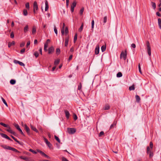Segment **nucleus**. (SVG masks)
Returning <instances> with one entry per match:
<instances>
[{
    "label": "nucleus",
    "mask_w": 161,
    "mask_h": 161,
    "mask_svg": "<svg viewBox=\"0 0 161 161\" xmlns=\"http://www.w3.org/2000/svg\"><path fill=\"white\" fill-rule=\"evenodd\" d=\"M38 9V6L37 2L35 1L33 3V12L34 14L36 13V10H37Z\"/></svg>",
    "instance_id": "f257e3e1"
},
{
    "label": "nucleus",
    "mask_w": 161,
    "mask_h": 161,
    "mask_svg": "<svg viewBox=\"0 0 161 161\" xmlns=\"http://www.w3.org/2000/svg\"><path fill=\"white\" fill-rule=\"evenodd\" d=\"M76 129L74 128H69L68 129V133L70 134H73L75 132Z\"/></svg>",
    "instance_id": "f03ea898"
},
{
    "label": "nucleus",
    "mask_w": 161,
    "mask_h": 161,
    "mask_svg": "<svg viewBox=\"0 0 161 161\" xmlns=\"http://www.w3.org/2000/svg\"><path fill=\"white\" fill-rule=\"evenodd\" d=\"M127 57V53L126 51H125V52L124 53L123 52H122L121 53L120 57V58H123L124 60H125L126 58Z\"/></svg>",
    "instance_id": "7ed1b4c3"
},
{
    "label": "nucleus",
    "mask_w": 161,
    "mask_h": 161,
    "mask_svg": "<svg viewBox=\"0 0 161 161\" xmlns=\"http://www.w3.org/2000/svg\"><path fill=\"white\" fill-rule=\"evenodd\" d=\"M76 3L75 1H74L73 3L71 5V10L72 12H73L74 11V8L76 6Z\"/></svg>",
    "instance_id": "20e7f679"
},
{
    "label": "nucleus",
    "mask_w": 161,
    "mask_h": 161,
    "mask_svg": "<svg viewBox=\"0 0 161 161\" xmlns=\"http://www.w3.org/2000/svg\"><path fill=\"white\" fill-rule=\"evenodd\" d=\"M54 48L53 46L49 47L48 49V53L49 54H52L54 51Z\"/></svg>",
    "instance_id": "39448f33"
},
{
    "label": "nucleus",
    "mask_w": 161,
    "mask_h": 161,
    "mask_svg": "<svg viewBox=\"0 0 161 161\" xmlns=\"http://www.w3.org/2000/svg\"><path fill=\"white\" fill-rule=\"evenodd\" d=\"M0 135L3 138H5L7 139H8V140L11 141H13L12 139H11L8 136H7L6 135L3 133H1L0 134Z\"/></svg>",
    "instance_id": "423d86ee"
},
{
    "label": "nucleus",
    "mask_w": 161,
    "mask_h": 161,
    "mask_svg": "<svg viewBox=\"0 0 161 161\" xmlns=\"http://www.w3.org/2000/svg\"><path fill=\"white\" fill-rule=\"evenodd\" d=\"M24 127L25 130H26V132L28 134H30V129L27 126L26 124H25L24 125Z\"/></svg>",
    "instance_id": "0eeeda50"
},
{
    "label": "nucleus",
    "mask_w": 161,
    "mask_h": 161,
    "mask_svg": "<svg viewBox=\"0 0 161 161\" xmlns=\"http://www.w3.org/2000/svg\"><path fill=\"white\" fill-rule=\"evenodd\" d=\"M99 47L98 45L96 46L95 49V54H98L99 53Z\"/></svg>",
    "instance_id": "6e6552de"
},
{
    "label": "nucleus",
    "mask_w": 161,
    "mask_h": 161,
    "mask_svg": "<svg viewBox=\"0 0 161 161\" xmlns=\"http://www.w3.org/2000/svg\"><path fill=\"white\" fill-rule=\"evenodd\" d=\"M45 11H46L48 10V9L49 8L48 3L47 1V0H45Z\"/></svg>",
    "instance_id": "1a4fd4ad"
},
{
    "label": "nucleus",
    "mask_w": 161,
    "mask_h": 161,
    "mask_svg": "<svg viewBox=\"0 0 161 161\" xmlns=\"http://www.w3.org/2000/svg\"><path fill=\"white\" fill-rule=\"evenodd\" d=\"M64 112H65V114L66 117V118H67V119H69V115H70L69 113V111H68V110H64Z\"/></svg>",
    "instance_id": "9d476101"
},
{
    "label": "nucleus",
    "mask_w": 161,
    "mask_h": 161,
    "mask_svg": "<svg viewBox=\"0 0 161 161\" xmlns=\"http://www.w3.org/2000/svg\"><path fill=\"white\" fill-rule=\"evenodd\" d=\"M8 128V129H6V130L7 131L15 135L16 133L15 132H14V131H13L12 130H11V129H10L11 128H10H10Z\"/></svg>",
    "instance_id": "9b49d317"
},
{
    "label": "nucleus",
    "mask_w": 161,
    "mask_h": 161,
    "mask_svg": "<svg viewBox=\"0 0 161 161\" xmlns=\"http://www.w3.org/2000/svg\"><path fill=\"white\" fill-rule=\"evenodd\" d=\"M69 42V37H67L65 38V46L67 47L68 45Z\"/></svg>",
    "instance_id": "f8f14e48"
},
{
    "label": "nucleus",
    "mask_w": 161,
    "mask_h": 161,
    "mask_svg": "<svg viewBox=\"0 0 161 161\" xmlns=\"http://www.w3.org/2000/svg\"><path fill=\"white\" fill-rule=\"evenodd\" d=\"M31 129L33 130L34 131H35L36 132H38V131L33 126L31 125Z\"/></svg>",
    "instance_id": "ddd939ff"
},
{
    "label": "nucleus",
    "mask_w": 161,
    "mask_h": 161,
    "mask_svg": "<svg viewBox=\"0 0 161 161\" xmlns=\"http://www.w3.org/2000/svg\"><path fill=\"white\" fill-rule=\"evenodd\" d=\"M158 23L159 28L161 29V19L158 18Z\"/></svg>",
    "instance_id": "4468645a"
},
{
    "label": "nucleus",
    "mask_w": 161,
    "mask_h": 161,
    "mask_svg": "<svg viewBox=\"0 0 161 161\" xmlns=\"http://www.w3.org/2000/svg\"><path fill=\"white\" fill-rule=\"evenodd\" d=\"M135 97L136 99V102L138 103H139L141 100L140 97L138 95H136L135 96Z\"/></svg>",
    "instance_id": "2eb2a0df"
},
{
    "label": "nucleus",
    "mask_w": 161,
    "mask_h": 161,
    "mask_svg": "<svg viewBox=\"0 0 161 161\" xmlns=\"http://www.w3.org/2000/svg\"><path fill=\"white\" fill-rule=\"evenodd\" d=\"M48 46V44H47V43H45L44 44V51L45 52H46L47 51V48Z\"/></svg>",
    "instance_id": "dca6fc26"
},
{
    "label": "nucleus",
    "mask_w": 161,
    "mask_h": 161,
    "mask_svg": "<svg viewBox=\"0 0 161 161\" xmlns=\"http://www.w3.org/2000/svg\"><path fill=\"white\" fill-rule=\"evenodd\" d=\"M147 53L148 55L150 56L151 55V48L150 47L147 48Z\"/></svg>",
    "instance_id": "f3484780"
},
{
    "label": "nucleus",
    "mask_w": 161,
    "mask_h": 161,
    "mask_svg": "<svg viewBox=\"0 0 161 161\" xmlns=\"http://www.w3.org/2000/svg\"><path fill=\"white\" fill-rule=\"evenodd\" d=\"M36 31V28L35 26H33L32 27V33L33 34H34Z\"/></svg>",
    "instance_id": "a211bd4d"
},
{
    "label": "nucleus",
    "mask_w": 161,
    "mask_h": 161,
    "mask_svg": "<svg viewBox=\"0 0 161 161\" xmlns=\"http://www.w3.org/2000/svg\"><path fill=\"white\" fill-rule=\"evenodd\" d=\"M116 122H114L113 124L110 125V129H111L114 128V126L116 125Z\"/></svg>",
    "instance_id": "6ab92c4d"
},
{
    "label": "nucleus",
    "mask_w": 161,
    "mask_h": 161,
    "mask_svg": "<svg viewBox=\"0 0 161 161\" xmlns=\"http://www.w3.org/2000/svg\"><path fill=\"white\" fill-rule=\"evenodd\" d=\"M11 136L16 142L19 144H21V142L18 140H17L16 138H15L14 136L11 135Z\"/></svg>",
    "instance_id": "aec40b11"
},
{
    "label": "nucleus",
    "mask_w": 161,
    "mask_h": 161,
    "mask_svg": "<svg viewBox=\"0 0 161 161\" xmlns=\"http://www.w3.org/2000/svg\"><path fill=\"white\" fill-rule=\"evenodd\" d=\"M0 125H2L4 127H6L7 128H10V127L8 125L3 123L2 122L0 123Z\"/></svg>",
    "instance_id": "412c9836"
},
{
    "label": "nucleus",
    "mask_w": 161,
    "mask_h": 161,
    "mask_svg": "<svg viewBox=\"0 0 161 161\" xmlns=\"http://www.w3.org/2000/svg\"><path fill=\"white\" fill-rule=\"evenodd\" d=\"M15 42L13 41L11 42H9L8 43V47H10L11 46L14 45L15 44Z\"/></svg>",
    "instance_id": "4be33fe9"
},
{
    "label": "nucleus",
    "mask_w": 161,
    "mask_h": 161,
    "mask_svg": "<svg viewBox=\"0 0 161 161\" xmlns=\"http://www.w3.org/2000/svg\"><path fill=\"white\" fill-rule=\"evenodd\" d=\"M28 26L27 25L25 26L24 28V32L25 33L27 32L28 31Z\"/></svg>",
    "instance_id": "5701e85b"
},
{
    "label": "nucleus",
    "mask_w": 161,
    "mask_h": 161,
    "mask_svg": "<svg viewBox=\"0 0 161 161\" xmlns=\"http://www.w3.org/2000/svg\"><path fill=\"white\" fill-rule=\"evenodd\" d=\"M110 107L109 105L108 104H106L104 108V109L105 110H107L110 108Z\"/></svg>",
    "instance_id": "b1692460"
},
{
    "label": "nucleus",
    "mask_w": 161,
    "mask_h": 161,
    "mask_svg": "<svg viewBox=\"0 0 161 161\" xmlns=\"http://www.w3.org/2000/svg\"><path fill=\"white\" fill-rule=\"evenodd\" d=\"M23 14L24 16H27L28 14L27 10L26 9H24L23 11Z\"/></svg>",
    "instance_id": "393cba45"
},
{
    "label": "nucleus",
    "mask_w": 161,
    "mask_h": 161,
    "mask_svg": "<svg viewBox=\"0 0 161 161\" xmlns=\"http://www.w3.org/2000/svg\"><path fill=\"white\" fill-rule=\"evenodd\" d=\"M60 60L59 59H57L55 60L54 62V65H57L59 63Z\"/></svg>",
    "instance_id": "a878e982"
},
{
    "label": "nucleus",
    "mask_w": 161,
    "mask_h": 161,
    "mask_svg": "<svg viewBox=\"0 0 161 161\" xmlns=\"http://www.w3.org/2000/svg\"><path fill=\"white\" fill-rule=\"evenodd\" d=\"M151 3L152 4V7L153 8V9H155L156 8V5L155 3L153 2H151Z\"/></svg>",
    "instance_id": "bb28decb"
},
{
    "label": "nucleus",
    "mask_w": 161,
    "mask_h": 161,
    "mask_svg": "<svg viewBox=\"0 0 161 161\" xmlns=\"http://www.w3.org/2000/svg\"><path fill=\"white\" fill-rule=\"evenodd\" d=\"M129 89L130 91L134 90H135V87L134 85L130 86L129 87Z\"/></svg>",
    "instance_id": "cd10ccee"
},
{
    "label": "nucleus",
    "mask_w": 161,
    "mask_h": 161,
    "mask_svg": "<svg viewBox=\"0 0 161 161\" xmlns=\"http://www.w3.org/2000/svg\"><path fill=\"white\" fill-rule=\"evenodd\" d=\"M10 82L11 84H14L16 83V80H14L12 79L10 80Z\"/></svg>",
    "instance_id": "c85d7f7f"
},
{
    "label": "nucleus",
    "mask_w": 161,
    "mask_h": 161,
    "mask_svg": "<svg viewBox=\"0 0 161 161\" xmlns=\"http://www.w3.org/2000/svg\"><path fill=\"white\" fill-rule=\"evenodd\" d=\"M77 33L75 34L74 37V43H75L77 39Z\"/></svg>",
    "instance_id": "c756f323"
},
{
    "label": "nucleus",
    "mask_w": 161,
    "mask_h": 161,
    "mask_svg": "<svg viewBox=\"0 0 161 161\" xmlns=\"http://www.w3.org/2000/svg\"><path fill=\"white\" fill-rule=\"evenodd\" d=\"M42 156H43L45 157L46 158H47L48 159H50V157H49V156H48V155H47L45 154L44 153H43V154H42Z\"/></svg>",
    "instance_id": "7c9ffc66"
},
{
    "label": "nucleus",
    "mask_w": 161,
    "mask_h": 161,
    "mask_svg": "<svg viewBox=\"0 0 161 161\" xmlns=\"http://www.w3.org/2000/svg\"><path fill=\"white\" fill-rule=\"evenodd\" d=\"M1 99L3 102V103L7 106H8V104L7 103H6L5 100L2 97H1Z\"/></svg>",
    "instance_id": "2f4dec72"
},
{
    "label": "nucleus",
    "mask_w": 161,
    "mask_h": 161,
    "mask_svg": "<svg viewBox=\"0 0 161 161\" xmlns=\"http://www.w3.org/2000/svg\"><path fill=\"white\" fill-rule=\"evenodd\" d=\"M122 76V73L120 72H118L117 74V77H121Z\"/></svg>",
    "instance_id": "473e14b6"
},
{
    "label": "nucleus",
    "mask_w": 161,
    "mask_h": 161,
    "mask_svg": "<svg viewBox=\"0 0 161 161\" xmlns=\"http://www.w3.org/2000/svg\"><path fill=\"white\" fill-rule=\"evenodd\" d=\"M106 47L104 46H103L101 47V49L102 52H104L106 50Z\"/></svg>",
    "instance_id": "72a5a7b5"
},
{
    "label": "nucleus",
    "mask_w": 161,
    "mask_h": 161,
    "mask_svg": "<svg viewBox=\"0 0 161 161\" xmlns=\"http://www.w3.org/2000/svg\"><path fill=\"white\" fill-rule=\"evenodd\" d=\"M83 24L82 23L81 24L80 28L79 29V31L81 32L82 31V30L83 29Z\"/></svg>",
    "instance_id": "f704fd0d"
},
{
    "label": "nucleus",
    "mask_w": 161,
    "mask_h": 161,
    "mask_svg": "<svg viewBox=\"0 0 161 161\" xmlns=\"http://www.w3.org/2000/svg\"><path fill=\"white\" fill-rule=\"evenodd\" d=\"M54 137H55V139L59 142V143H60V139H59V138L57 137V136H56L55 135L54 136Z\"/></svg>",
    "instance_id": "c9c22d12"
},
{
    "label": "nucleus",
    "mask_w": 161,
    "mask_h": 161,
    "mask_svg": "<svg viewBox=\"0 0 161 161\" xmlns=\"http://www.w3.org/2000/svg\"><path fill=\"white\" fill-rule=\"evenodd\" d=\"M84 11V8L83 7L80 10V14L82 15L83 14V12Z\"/></svg>",
    "instance_id": "e433bc0d"
},
{
    "label": "nucleus",
    "mask_w": 161,
    "mask_h": 161,
    "mask_svg": "<svg viewBox=\"0 0 161 161\" xmlns=\"http://www.w3.org/2000/svg\"><path fill=\"white\" fill-rule=\"evenodd\" d=\"M34 56L36 57V58H37L39 55V53L37 51H36L34 54Z\"/></svg>",
    "instance_id": "4c0bfd02"
},
{
    "label": "nucleus",
    "mask_w": 161,
    "mask_h": 161,
    "mask_svg": "<svg viewBox=\"0 0 161 161\" xmlns=\"http://www.w3.org/2000/svg\"><path fill=\"white\" fill-rule=\"evenodd\" d=\"M25 7L28 9H29L30 8V5L29 3H27L25 4Z\"/></svg>",
    "instance_id": "58836bf2"
},
{
    "label": "nucleus",
    "mask_w": 161,
    "mask_h": 161,
    "mask_svg": "<svg viewBox=\"0 0 161 161\" xmlns=\"http://www.w3.org/2000/svg\"><path fill=\"white\" fill-rule=\"evenodd\" d=\"M107 17L105 16L104 17V18H103V19L104 24L107 22Z\"/></svg>",
    "instance_id": "ea45409f"
},
{
    "label": "nucleus",
    "mask_w": 161,
    "mask_h": 161,
    "mask_svg": "<svg viewBox=\"0 0 161 161\" xmlns=\"http://www.w3.org/2000/svg\"><path fill=\"white\" fill-rule=\"evenodd\" d=\"M14 126L18 130L20 129L19 126L18 124H15L14 125Z\"/></svg>",
    "instance_id": "a19ab883"
},
{
    "label": "nucleus",
    "mask_w": 161,
    "mask_h": 161,
    "mask_svg": "<svg viewBox=\"0 0 161 161\" xmlns=\"http://www.w3.org/2000/svg\"><path fill=\"white\" fill-rule=\"evenodd\" d=\"M69 32L68 29L67 27H66L65 30V34H67Z\"/></svg>",
    "instance_id": "79ce46f5"
},
{
    "label": "nucleus",
    "mask_w": 161,
    "mask_h": 161,
    "mask_svg": "<svg viewBox=\"0 0 161 161\" xmlns=\"http://www.w3.org/2000/svg\"><path fill=\"white\" fill-rule=\"evenodd\" d=\"M29 151L30 152L34 154H36L37 153V152H36L35 151H34L32 149H30L29 150Z\"/></svg>",
    "instance_id": "37998d69"
},
{
    "label": "nucleus",
    "mask_w": 161,
    "mask_h": 161,
    "mask_svg": "<svg viewBox=\"0 0 161 161\" xmlns=\"http://www.w3.org/2000/svg\"><path fill=\"white\" fill-rule=\"evenodd\" d=\"M19 158L22 159H24V160H26V161H28V159H27V158L26 157H23V156H20L19 157Z\"/></svg>",
    "instance_id": "c03bdc74"
},
{
    "label": "nucleus",
    "mask_w": 161,
    "mask_h": 161,
    "mask_svg": "<svg viewBox=\"0 0 161 161\" xmlns=\"http://www.w3.org/2000/svg\"><path fill=\"white\" fill-rule=\"evenodd\" d=\"M147 48L150 47V43L148 41H147L146 42Z\"/></svg>",
    "instance_id": "a18cd8bd"
},
{
    "label": "nucleus",
    "mask_w": 161,
    "mask_h": 161,
    "mask_svg": "<svg viewBox=\"0 0 161 161\" xmlns=\"http://www.w3.org/2000/svg\"><path fill=\"white\" fill-rule=\"evenodd\" d=\"M46 144L50 148L52 146L51 144L49 142H48L47 143H46Z\"/></svg>",
    "instance_id": "49530a36"
},
{
    "label": "nucleus",
    "mask_w": 161,
    "mask_h": 161,
    "mask_svg": "<svg viewBox=\"0 0 161 161\" xmlns=\"http://www.w3.org/2000/svg\"><path fill=\"white\" fill-rule=\"evenodd\" d=\"M81 87H82L81 84L80 83H79V85L78 86V89L79 90H80L81 89Z\"/></svg>",
    "instance_id": "de8ad7c7"
},
{
    "label": "nucleus",
    "mask_w": 161,
    "mask_h": 161,
    "mask_svg": "<svg viewBox=\"0 0 161 161\" xmlns=\"http://www.w3.org/2000/svg\"><path fill=\"white\" fill-rule=\"evenodd\" d=\"M94 21L93 20L92 22V28L93 29L94 28Z\"/></svg>",
    "instance_id": "09e8293b"
},
{
    "label": "nucleus",
    "mask_w": 161,
    "mask_h": 161,
    "mask_svg": "<svg viewBox=\"0 0 161 161\" xmlns=\"http://www.w3.org/2000/svg\"><path fill=\"white\" fill-rule=\"evenodd\" d=\"M64 31H65L64 29V27H63L62 29V30H61V34H62V35H64Z\"/></svg>",
    "instance_id": "8fccbe9b"
},
{
    "label": "nucleus",
    "mask_w": 161,
    "mask_h": 161,
    "mask_svg": "<svg viewBox=\"0 0 161 161\" xmlns=\"http://www.w3.org/2000/svg\"><path fill=\"white\" fill-rule=\"evenodd\" d=\"M10 37L12 38L14 37V34L13 32H12L10 34Z\"/></svg>",
    "instance_id": "3c124183"
},
{
    "label": "nucleus",
    "mask_w": 161,
    "mask_h": 161,
    "mask_svg": "<svg viewBox=\"0 0 161 161\" xmlns=\"http://www.w3.org/2000/svg\"><path fill=\"white\" fill-rule=\"evenodd\" d=\"M25 43L24 42H22L20 44V47H23L25 46Z\"/></svg>",
    "instance_id": "603ef678"
},
{
    "label": "nucleus",
    "mask_w": 161,
    "mask_h": 161,
    "mask_svg": "<svg viewBox=\"0 0 161 161\" xmlns=\"http://www.w3.org/2000/svg\"><path fill=\"white\" fill-rule=\"evenodd\" d=\"M36 150H37V152H38V153H39L42 155V154H43V152H42V151H41L39 149H37Z\"/></svg>",
    "instance_id": "864d4df0"
},
{
    "label": "nucleus",
    "mask_w": 161,
    "mask_h": 161,
    "mask_svg": "<svg viewBox=\"0 0 161 161\" xmlns=\"http://www.w3.org/2000/svg\"><path fill=\"white\" fill-rule=\"evenodd\" d=\"M147 153H148L150 152H151L150 148L149 147H147Z\"/></svg>",
    "instance_id": "5fc2aeb1"
},
{
    "label": "nucleus",
    "mask_w": 161,
    "mask_h": 161,
    "mask_svg": "<svg viewBox=\"0 0 161 161\" xmlns=\"http://www.w3.org/2000/svg\"><path fill=\"white\" fill-rule=\"evenodd\" d=\"M104 134V132L103 131H101L100 132L99 134V136H101Z\"/></svg>",
    "instance_id": "6e6d98bb"
},
{
    "label": "nucleus",
    "mask_w": 161,
    "mask_h": 161,
    "mask_svg": "<svg viewBox=\"0 0 161 161\" xmlns=\"http://www.w3.org/2000/svg\"><path fill=\"white\" fill-rule=\"evenodd\" d=\"M25 48H23L21 50L20 53H21L22 54L25 52Z\"/></svg>",
    "instance_id": "4d7b16f0"
},
{
    "label": "nucleus",
    "mask_w": 161,
    "mask_h": 161,
    "mask_svg": "<svg viewBox=\"0 0 161 161\" xmlns=\"http://www.w3.org/2000/svg\"><path fill=\"white\" fill-rule=\"evenodd\" d=\"M60 50L59 48H58L56 49V53H60Z\"/></svg>",
    "instance_id": "13d9d810"
},
{
    "label": "nucleus",
    "mask_w": 161,
    "mask_h": 161,
    "mask_svg": "<svg viewBox=\"0 0 161 161\" xmlns=\"http://www.w3.org/2000/svg\"><path fill=\"white\" fill-rule=\"evenodd\" d=\"M12 151H13L17 152V153H19V152L18 150H17L16 149L14 148H13L12 149Z\"/></svg>",
    "instance_id": "bf43d9fd"
},
{
    "label": "nucleus",
    "mask_w": 161,
    "mask_h": 161,
    "mask_svg": "<svg viewBox=\"0 0 161 161\" xmlns=\"http://www.w3.org/2000/svg\"><path fill=\"white\" fill-rule=\"evenodd\" d=\"M19 61H18L16 60H14V62L15 64H19Z\"/></svg>",
    "instance_id": "052dcab7"
},
{
    "label": "nucleus",
    "mask_w": 161,
    "mask_h": 161,
    "mask_svg": "<svg viewBox=\"0 0 161 161\" xmlns=\"http://www.w3.org/2000/svg\"><path fill=\"white\" fill-rule=\"evenodd\" d=\"M19 64L20 65L22 66H25V64L22 62L19 61Z\"/></svg>",
    "instance_id": "680f3d73"
},
{
    "label": "nucleus",
    "mask_w": 161,
    "mask_h": 161,
    "mask_svg": "<svg viewBox=\"0 0 161 161\" xmlns=\"http://www.w3.org/2000/svg\"><path fill=\"white\" fill-rule=\"evenodd\" d=\"M54 31L55 34H56L57 35V33H58V31L56 29V28L55 27L54 28Z\"/></svg>",
    "instance_id": "e2e57ef3"
},
{
    "label": "nucleus",
    "mask_w": 161,
    "mask_h": 161,
    "mask_svg": "<svg viewBox=\"0 0 161 161\" xmlns=\"http://www.w3.org/2000/svg\"><path fill=\"white\" fill-rule=\"evenodd\" d=\"M18 130L20 132V133L23 135V136H24V134L23 133V131H22V130L20 129H19Z\"/></svg>",
    "instance_id": "0e129e2a"
},
{
    "label": "nucleus",
    "mask_w": 161,
    "mask_h": 161,
    "mask_svg": "<svg viewBox=\"0 0 161 161\" xmlns=\"http://www.w3.org/2000/svg\"><path fill=\"white\" fill-rule=\"evenodd\" d=\"M62 161H69L67 159H66L65 157H63L62 158Z\"/></svg>",
    "instance_id": "69168bd1"
},
{
    "label": "nucleus",
    "mask_w": 161,
    "mask_h": 161,
    "mask_svg": "<svg viewBox=\"0 0 161 161\" xmlns=\"http://www.w3.org/2000/svg\"><path fill=\"white\" fill-rule=\"evenodd\" d=\"M150 147L151 148H152L153 147V143L152 142H150Z\"/></svg>",
    "instance_id": "338daca9"
},
{
    "label": "nucleus",
    "mask_w": 161,
    "mask_h": 161,
    "mask_svg": "<svg viewBox=\"0 0 161 161\" xmlns=\"http://www.w3.org/2000/svg\"><path fill=\"white\" fill-rule=\"evenodd\" d=\"M73 56L72 55H70L68 61H69L72 58Z\"/></svg>",
    "instance_id": "774afa93"
}]
</instances>
